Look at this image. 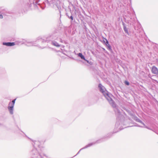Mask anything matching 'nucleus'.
<instances>
[{
  "label": "nucleus",
  "instance_id": "f257e3e1",
  "mask_svg": "<svg viewBox=\"0 0 158 158\" xmlns=\"http://www.w3.org/2000/svg\"><path fill=\"white\" fill-rule=\"evenodd\" d=\"M14 105L11 103H10L9 104V106L8 107L10 113L11 114H13V109Z\"/></svg>",
  "mask_w": 158,
  "mask_h": 158
},
{
  "label": "nucleus",
  "instance_id": "f03ea898",
  "mask_svg": "<svg viewBox=\"0 0 158 158\" xmlns=\"http://www.w3.org/2000/svg\"><path fill=\"white\" fill-rule=\"evenodd\" d=\"M152 73L156 74H158V70L156 67L155 66L152 67Z\"/></svg>",
  "mask_w": 158,
  "mask_h": 158
},
{
  "label": "nucleus",
  "instance_id": "7ed1b4c3",
  "mask_svg": "<svg viewBox=\"0 0 158 158\" xmlns=\"http://www.w3.org/2000/svg\"><path fill=\"white\" fill-rule=\"evenodd\" d=\"M3 44L4 45H5L8 46H11L15 45V43L14 42L3 43Z\"/></svg>",
  "mask_w": 158,
  "mask_h": 158
},
{
  "label": "nucleus",
  "instance_id": "20e7f679",
  "mask_svg": "<svg viewBox=\"0 0 158 158\" xmlns=\"http://www.w3.org/2000/svg\"><path fill=\"white\" fill-rule=\"evenodd\" d=\"M98 87L100 89V91L102 93H103L104 92V88L103 86H102L101 84H99Z\"/></svg>",
  "mask_w": 158,
  "mask_h": 158
},
{
  "label": "nucleus",
  "instance_id": "39448f33",
  "mask_svg": "<svg viewBox=\"0 0 158 158\" xmlns=\"http://www.w3.org/2000/svg\"><path fill=\"white\" fill-rule=\"evenodd\" d=\"M78 55L81 58V59L85 60V58L84 56L82 55L81 53H79L78 54Z\"/></svg>",
  "mask_w": 158,
  "mask_h": 158
},
{
  "label": "nucleus",
  "instance_id": "423d86ee",
  "mask_svg": "<svg viewBox=\"0 0 158 158\" xmlns=\"http://www.w3.org/2000/svg\"><path fill=\"white\" fill-rule=\"evenodd\" d=\"M52 44L56 46L57 47H60V45L58 43H56V42H53V43Z\"/></svg>",
  "mask_w": 158,
  "mask_h": 158
},
{
  "label": "nucleus",
  "instance_id": "0eeeda50",
  "mask_svg": "<svg viewBox=\"0 0 158 158\" xmlns=\"http://www.w3.org/2000/svg\"><path fill=\"white\" fill-rule=\"evenodd\" d=\"M104 40L106 41V45L108 47H110V45L108 44V42L106 39H105Z\"/></svg>",
  "mask_w": 158,
  "mask_h": 158
},
{
  "label": "nucleus",
  "instance_id": "6e6552de",
  "mask_svg": "<svg viewBox=\"0 0 158 158\" xmlns=\"http://www.w3.org/2000/svg\"><path fill=\"white\" fill-rule=\"evenodd\" d=\"M124 83L125 84L127 85H129V82L127 81H125Z\"/></svg>",
  "mask_w": 158,
  "mask_h": 158
},
{
  "label": "nucleus",
  "instance_id": "1a4fd4ad",
  "mask_svg": "<svg viewBox=\"0 0 158 158\" xmlns=\"http://www.w3.org/2000/svg\"><path fill=\"white\" fill-rule=\"evenodd\" d=\"M16 100V99H15L13 100H12V102H11V103L12 104H13L14 105Z\"/></svg>",
  "mask_w": 158,
  "mask_h": 158
},
{
  "label": "nucleus",
  "instance_id": "9d476101",
  "mask_svg": "<svg viewBox=\"0 0 158 158\" xmlns=\"http://www.w3.org/2000/svg\"><path fill=\"white\" fill-rule=\"evenodd\" d=\"M3 16L2 15H0V19H2L3 18Z\"/></svg>",
  "mask_w": 158,
  "mask_h": 158
},
{
  "label": "nucleus",
  "instance_id": "9b49d317",
  "mask_svg": "<svg viewBox=\"0 0 158 158\" xmlns=\"http://www.w3.org/2000/svg\"><path fill=\"white\" fill-rule=\"evenodd\" d=\"M70 19H71L72 20H73V16H71V17H70Z\"/></svg>",
  "mask_w": 158,
  "mask_h": 158
},
{
  "label": "nucleus",
  "instance_id": "f8f14e48",
  "mask_svg": "<svg viewBox=\"0 0 158 158\" xmlns=\"http://www.w3.org/2000/svg\"><path fill=\"white\" fill-rule=\"evenodd\" d=\"M138 121L140 123H142V122L140 120H138Z\"/></svg>",
  "mask_w": 158,
  "mask_h": 158
},
{
  "label": "nucleus",
  "instance_id": "ddd939ff",
  "mask_svg": "<svg viewBox=\"0 0 158 158\" xmlns=\"http://www.w3.org/2000/svg\"><path fill=\"white\" fill-rule=\"evenodd\" d=\"M106 95H108V94H106Z\"/></svg>",
  "mask_w": 158,
  "mask_h": 158
}]
</instances>
